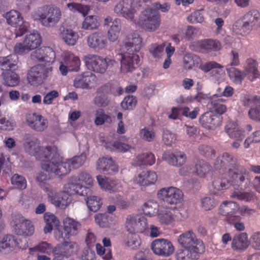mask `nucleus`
Listing matches in <instances>:
<instances>
[{
    "instance_id": "nucleus-22",
    "label": "nucleus",
    "mask_w": 260,
    "mask_h": 260,
    "mask_svg": "<svg viewBox=\"0 0 260 260\" xmlns=\"http://www.w3.org/2000/svg\"><path fill=\"white\" fill-rule=\"evenodd\" d=\"M114 11L119 15L132 21H135L136 9L132 5L131 0H121L115 6Z\"/></svg>"
},
{
    "instance_id": "nucleus-43",
    "label": "nucleus",
    "mask_w": 260,
    "mask_h": 260,
    "mask_svg": "<svg viewBox=\"0 0 260 260\" xmlns=\"http://www.w3.org/2000/svg\"><path fill=\"white\" fill-rule=\"evenodd\" d=\"M230 78L236 84H241L246 76L245 72L234 67L226 69Z\"/></svg>"
},
{
    "instance_id": "nucleus-1",
    "label": "nucleus",
    "mask_w": 260,
    "mask_h": 260,
    "mask_svg": "<svg viewBox=\"0 0 260 260\" xmlns=\"http://www.w3.org/2000/svg\"><path fill=\"white\" fill-rule=\"evenodd\" d=\"M63 231H61L58 228L54 230V237L61 244L57 245L53 248V260H73L70 257L77 245L75 242L70 241L69 238L71 236L77 234L81 224L71 217L66 218L63 220Z\"/></svg>"
},
{
    "instance_id": "nucleus-24",
    "label": "nucleus",
    "mask_w": 260,
    "mask_h": 260,
    "mask_svg": "<svg viewBox=\"0 0 260 260\" xmlns=\"http://www.w3.org/2000/svg\"><path fill=\"white\" fill-rule=\"evenodd\" d=\"M55 56V52L49 47H42L36 50L31 54L32 59L45 61L48 63L49 66L54 61Z\"/></svg>"
},
{
    "instance_id": "nucleus-7",
    "label": "nucleus",
    "mask_w": 260,
    "mask_h": 260,
    "mask_svg": "<svg viewBox=\"0 0 260 260\" xmlns=\"http://www.w3.org/2000/svg\"><path fill=\"white\" fill-rule=\"evenodd\" d=\"M83 60L88 69L102 74L106 73L109 67H113L116 64L114 59L92 54L85 55Z\"/></svg>"
},
{
    "instance_id": "nucleus-19",
    "label": "nucleus",
    "mask_w": 260,
    "mask_h": 260,
    "mask_svg": "<svg viewBox=\"0 0 260 260\" xmlns=\"http://www.w3.org/2000/svg\"><path fill=\"white\" fill-rule=\"evenodd\" d=\"M151 249L156 255L169 256L174 252L175 248L172 243L165 239L154 240L151 244Z\"/></svg>"
},
{
    "instance_id": "nucleus-41",
    "label": "nucleus",
    "mask_w": 260,
    "mask_h": 260,
    "mask_svg": "<svg viewBox=\"0 0 260 260\" xmlns=\"http://www.w3.org/2000/svg\"><path fill=\"white\" fill-rule=\"evenodd\" d=\"M225 100L220 98L218 99H212L208 103L209 109L216 113L221 115L226 111V107L223 104Z\"/></svg>"
},
{
    "instance_id": "nucleus-14",
    "label": "nucleus",
    "mask_w": 260,
    "mask_h": 260,
    "mask_svg": "<svg viewBox=\"0 0 260 260\" xmlns=\"http://www.w3.org/2000/svg\"><path fill=\"white\" fill-rule=\"evenodd\" d=\"M238 165L236 160L233 156L228 152H224L220 156L217 157L214 163V167L215 170H218L220 172L228 173L230 175L232 169L234 170L237 168Z\"/></svg>"
},
{
    "instance_id": "nucleus-36",
    "label": "nucleus",
    "mask_w": 260,
    "mask_h": 260,
    "mask_svg": "<svg viewBox=\"0 0 260 260\" xmlns=\"http://www.w3.org/2000/svg\"><path fill=\"white\" fill-rule=\"evenodd\" d=\"M51 203L56 207L65 209L70 204L69 196L63 192H57L54 195H49Z\"/></svg>"
},
{
    "instance_id": "nucleus-46",
    "label": "nucleus",
    "mask_w": 260,
    "mask_h": 260,
    "mask_svg": "<svg viewBox=\"0 0 260 260\" xmlns=\"http://www.w3.org/2000/svg\"><path fill=\"white\" fill-rule=\"evenodd\" d=\"M100 23L95 15L85 17L82 24V28L85 30H92L99 28Z\"/></svg>"
},
{
    "instance_id": "nucleus-49",
    "label": "nucleus",
    "mask_w": 260,
    "mask_h": 260,
    "mask_svg": "<svg viewBox=\"0 0 260 260\" xmlns=\"http://www.w3.org/2000/svg\"><path fill=\"white\" fill-rule=\"evenodd\" d=\"M79 36L78 34L71 29L63 30L62 33V39L68 45L73 46L76 43Z\"/></svg>"
},
{
    "instance_id": "nucleus-27",
    "label": "nucleus",
    "mask_w": 260,
    "mask_h": 260,
    "mask_svg": "<svg viewBox=\"0 0 260 260\" xmlns=\"http://www.w3.org/2000/svg\"><path fill=\"white\" fill-rule=\"evenodd\" d=\"M221 122L220 117L211 112L204 113L199 118V122L202 126L209 129H214L219 126Z\"/></svg>"
},
{
    "instance_id": "nucleus-44",
    "label": "nucleus",
    "mask_w": 260,
    "mask_h": 260,
    "mask_svg": "<svg viewBox=\"0 0 260 260\" xmlns=\"http://www.w3.org/2000/svg\"><path fill=\"white\" fill-rule=\"evenodd\" d=\"M137 164L141 165H153L155 162L154 155L151 152L143 153L139 154L136 158Z\"/></svg>"
},
{
    "instance_id": "nucleus-61",
    "label": "nucleus",
    "mask_w": 260,
    "mask_h": 260,
    "mask_svg": "<svg viewBox=\"0 0 260 260\" xmlns=\"http://www.w3.org/2000/svg\"><path fill=\"white\" fill-rule=\"evenodd\" d=\"M201 207L205 211L212 209L216 206V202L213 198L206 197L201 200Z\"/></svg>"
},
{
    "instance_id": "nucleus-35",
    "label": "nucleus",
    "mask_w": 260,
    "mask_h": 260,
    "mask_svg": "<svg viewBox=\"0 0 260 260\" xmlns=\"http://www.w3.org/2000/svg\"><path fill=\"white\" fill-rule=\"evenodd\" d=\"M249 246L247 234L242 233L234 237L232 242V248L234 250L243 251Z\"/></svg>"
},
{
    "instance_id": "nucleus-17",
    "label": "nucleus",
    "mask_w": 260,
    "mask_h": 260,
    "mask_svg": "<svg viewBox=\"0 0 260 260\" xmlns=\"http://www.w3.org/2000/svg\"><path fill=\"white\" fill-rule=\"evenodd\" d=\"M98 79L93 73L87 71L76 75L74 79L73 86L77 88L91 89L97 83Z\"/></svg>"
},
{
    "instance_id": "nucleus-10",
    "label": "nucleus",
    "mask_w": 260,
    "mask_h": 260,
    "mask_svg": "<svg viewBox=\"0 0 260 260\" xmlns=\"http://www.w3.org/2000/svg\"><path fill=\"white\" fill-rule=\"evenodd\" d=\"M143 38L134 31L128 34L123 40L121 49L129 54H138L143 47Z\"/></svg>"
},
{
    "instance_id": "nucleus-25",
    "label": "nucleus",
    "mask_w": 260,
    "mask_h": 260,
    "mask_svg": "<svg viewBox=\"0 0 260 260\" xmlns=\"http://www.w3.org/2000/svg\"><path fill=\"white\" fill-rule=\"evenodd\" d=\"M104 26H110L107 32L108 39L111 42H115L118 39L121 31V20L119 18L114 20L111 16H107L104 21Z\"/></svg>"
},
{
    "instance_id": "nucleus-6",
    "label": "nucleus",
    "mask_w": 260,
    "mask_h": 260,
    "mask_svg": "<svg viewBox=\"0 0 260 260\" xmlns=\"http://www.w3.org/2000/svg\"><path fill=\"white\" fill-rule=\"evenodd\" d=\"M259 17L258 10L255 9L250 10L234 23L233 32L243 37L248 35L256 25Z\"/></svg>"
},
{
    "instance_id": "nucleus-64",
    "label": "nucleus",
    "mask_w": 260,
    "mask_h": 260,
    "mask_svg": "<svg viewBox=\"0 0 260 260\" xmlns=\"http://www.w3.org/2000/svg\"><path fill=\"white\" fill-rule=\"evenodd\" d=\"M260 142V130L256 131L249 136L244 141V146L245 148L249 147L250 144Z\"/></svg>"
},
{
    "instance_id": "nucleus-16",
    "label": "nucleus",
    "mask_w": 260,
    "mask_h": 260,
    "mask_svg": "<svg viewBox=\"0 0 260 260\" xmlns=\"http://www.w3.org/2000/svg\"><path fill=\"white\" fill-rule=\"evenodd\" d=\"M6 18L7 23L14 27H18V30H16V37H21L27 29V26L23 21V18L21 14L16 10H11L7 12L6 15Z\"/></svg>"
},
{
    "instance_id": "nucleus-23",
    "label": "nucleus",
    "mask_w": 260,
    "mask_h": 260,
    "mask_svg": "<svg viewBox=\"0 0 260 260\" xmlns=\"http://www.w3.org/2000/svg\"><path fill=\"white\" fill-rule=\"evenodd\" d=\"M87 44L90 48L98 51L102 50L107 46V38L103 32L95 31L88 36Z\"/></svg>"
},
{
    "instance_id": "nucleus-21",
    "label": "nucleus",
    "mask_w": 260,
    "mask_h": 260,
    "mask_svg": "<svg viewBox=\"0 0 260 260\" xmlns=\"http://www.w3.org/2000/svg\"><path fill=\"white\" fill-rule=\"evenodd\" d=\"M248 174L247 170L242 166H237L234 171L231 172L232 185L235 189H243L247 187V181L245 179L246 176Z\"/></svg>"
},
{
    "instance_id": "nucleus-57",
    "label": "nucleus",
    "mask_w": 260,
    "mask_h": 260,
    "mask_svg": "<svg viewBox=\"0 0 260 260\" xmlns=\"http://www.w3.org/2000/svg\"><path fill=\"white\" fill-rule=\"evenodd\" d=\"M137 101L133 95H128L124 98L121 103V107L124 110H132L136 106Z\"/></svg>"
},
{
    "instance_id": "nucleus-9",
    "label": "nucleus",
    "mask_w": 260,
    "mask_h": 260,
    "mask_svg": "<svg viewBox=\"0 0 260 260\" xmlns=\"http://www.w3.org/2000/svg\"><path fill=\"white\" fill-rule=\"evenodd\" d=\"M42 39L37 31L27 34L22 43H17L14 48L15 53L23 54L38 48L41 45Z\"/></svg>"
},
{
    "instance_id": "nucleus-58",
    "label": "nucleus",
    "mask_w": 260,
    "mask_h": 260,
    "mask_svg": "<svg viewBox=\"0 0 260 260\" xmlns=\"http://www.w3.org/2000/svg\"><path fill=\"white\" fill-rule=\"evenodd\" d=\"M138 217V215H129L127 217L125 227L129 233H136L135 227L137 224Z\"/></svg>"
},
{
    "instance_id": "nucleus-54",
    "label": "nucleus",
    "mask_w": 260,
    "mask_h": 260,
    "mask_svg": "<svg viewBox=\"0 0 260 260\" xmlns=\"http://www.w3.org/2000/svg\"><path fill=\"white\" fill-rule=\"evenodd\" d=\"M159 221L161 224L169 225L175 220V216L171 210L162 211L158 214Z\"/></svg>"
},
{
    "instance_id": "nucleus-32",
    "label": "nucleus",
    "mask_w": 260,
    "mask_h": 260,
    "mask_svg": "<svg viewBox=\"0 0 260 260\" xmlns=\"http://www.w3.org/2000/svg\"><path fill=\"white\" fill-rule=\"evenodd\" d=\"M225 131L232 139L242 141L244 137V131L241 128L237 123L230 121L225 126Z\"/></svg>"
},
{
    "instance_id": "nucleus-30",
    "label": "nucleus",
    "mask_w": 260,
    "mask_h": 260,
    "mask_svg": "<svg viewBox=\"0 0 260 260\" xmlns=\"http://www.w3.org/2000/svg\"><path fill=\"white\" fill-rule=\"evenodd\" d=\"M157 179L156 173L152 171H143L136 176L134 181L141 186H147L154 184Z\"/></svg>"
},
{
    "instance_id": "nucleus-55",
    "label": "nucleus",
    "mask_w": 260,
    "mask_h": 260,
    "mask_svg": "<svg viewBox=\"0 0 260 260\" xmlns=\"http://www.w3.org/2000/svg\"><path fill=\"white\" fill-rule=\"evenodd\" d=\"M11 181V183L18 189H24L26 187V180L22 176L15 174L12 177Z\"/></svg>"
},
{
    "instance_id": "nucleus-38",
    "label": "nucleus",
    "mask_w": 260,
    "mask_h": 260,
    "mask_svg": "<svg viewBox=\"0 0 260 260\" xmlns=\"http://www.w3.org/2000/svg\"><path fill=\"white\" fill-rule=\"evenodd\" d=\"M226 173L222 172V174L218 177H215L212 182L214 189L220 191L228 189L231 185L230 181L226 178Z\"/></svg>"
},
{
    "instance_id": "nucleus-63",
    "label": "nucleus",
    "mask_w": 260,
    "mask_h": 260,
    "mask_svg": "<svg viewBox=\"0 0 260 260\" xmlns=\"http://www.w3.org/2000/svg\"><path fill=\"white\" fill-rule=\"evenodd\" d=\"M95 105L99 107H106L109 103L108 96L104 93H101L98 91L97 95L93 100Z\"/></svg>"
},
{
    "instance_id": "nucleus-2",
    "label": "nucleus",
    "mask_w": 260,
    "mask_h": 260,
    "mask_svg": "<svg viewBox=\"0 0 260 260\" xmlns=\"http://www.w3.org/2000/svg\"><path fill=\"white\" fill-rule=\"evenodd\" d=\"M87 158L85 153H82L80 155L73 157L71 159L63 161V158L58 153V157L54 161L48 164H43L42 169L50 173L61 177L70 173L71 167L74 169H78L82 166Z\"/></svg>"
},
{
    "instance_id": "nucleus-39",
    "label": "nucleus",
    "mask_w": 260,
    "mask_h": 260,
    "mask_svg": "<svg viewBox=\"0 0 260 260\" xmlns=\"http://www.w3.org/2000/svg\"><path fill=\"white\" fill-rule=\"evenodd\" d=\"M18 57L15 54H11L6 57H0V68L3 70L15 69L17 63Z\"/></svg>"
},
{
    "instance_id": "nucleus-3",
    "label": "nucleus",
    "mask_w": 260,
    "mask_h": 260,
    "mask_svg": "<svg viewBox=\"0 0 260 260\" xmlns=\"http://www.w3.org/2000/svg\"><path fill=\"white\" fill-rule=\"evenodd\" d=\"M23 147L26 152L35 156L37 159L42 160V168L43 164H48L58 157L56 147L54 146L41 147L40 146L38 139L30 135H27Z\"/></svg>"
},
{
    "instance_id": "nucleus-12",
    "label": "nucleus",
    "mask_w": 260,
    "mask_h": 260,
    "mask_svg": "<svg viewBox=\"0 0 260 260\" xmlns=\"http://www.w3.org/2000/svg\"><path fill=\"white\" fill-rule=\"evenodd\" d=\"M52 68L49 65L37 64L30 68L27 74V80L32 85H36L42 83L48 76Z\"/></svg>"
},
{
    "instance_id": "nucleus-62",
    "label": "nucleus",
    "mask_w": 260,
    "mask_h": 260,
    "mask_svg": "<svg viewBox=\"0 0 260 260\" xmlns=\"http://www.w3.org/2000/svg\"><path fill=\"white\" fill-rule=\"evenodd\" d=\"M52 247L50 244L47 242H42L36 246L29 249L30 251H39L48 254L51 252Z\"/></svg>"
},
{
    "instance_id": "nucleus-37",
    "label": "nucleus",
    "mask_w": 260,
    "mask_h": 260,
    "mask_svg": "<svg viewBox=\"0 0 260 260\" xmlns=\"http://www.w3.org/2000/svg\"><path fill=\"white\" fill-rule=\"evenodd\" d=\"M239 210V205L236 202L224 201L220 206L219 213L223 216L228 217L236 214Z\"/></svg>"
},
{
    "instance_id": "nucleus-11",
    "label": "nucleus",
    "mask_w": 260,
    "mask_h": 260,
    "mask_svg": "<svg viewBox=\"0 0 260 260\" xmlns=\"http://www.w3.org/2000/svg\"><path fill=\"white\" fill-rule=\"evenodd\" d=\"M221 48V43L216 39H212L194 41L189 45L190 50L202 53L218 51Z\"/></svg>"
},
{
    "instance_id": "nucleus-31",
    "label": "nucleus",
    "mask_w": 260,
    "mask_h": 260,
    "mask_svg": "<svg viewBox=\"0 0 260 260\" xmlns=\"http://www.w3.org/2000/svg\"><path fill=\"white\" fill-rule=\"evenodd\" d=\"M99 184L101 188L110 192L117 191L121 187V184L117 180H114L109 178H104L101 175L96 176Z\"/></svg>"
},
{
    "instance_id": "nucleus-15",
    "label": "nucleus",
    "mask_w": 260,
    "mask_h": 260,
    "mask_svg": "<svg viewBox=\"0 0 260 260\" xmlns=\"http://www.w3.org/2000/svg\"><path fill=\"white\" fill-rule=\"evenodd\" d=\"M81 61L79 57L71 52L64 53L63 61L60 62L59 70L63 76L69 71L78 72L80 70Z\"/></svg>"
},
{
    "instance_id": "nucleus-51",
    "label": "nucleus",
    "mask_w": 260,
    "mask_h": 260,
    "mask_svg": "<svg viewBox=\"0 0 260 260\" xmlns=\"http://www.w3.org/2000/svg\"><path fill=\"white\" fill-rule=\"evenodd\" d=\"M68 8L72 12H79L82 14L84 17H85L90 10V7L88 5H84L80 3H71L67 5Z\"/></svg>"
},
{
    "instance_id": "nucleus-60",
    "label": "nucleus",
    "mask_w": 260,
    "mask_h": 260,
    "mask_svg": "<svg viewBox=\"0 0 260 260\" xmlns=\"http://www.w3.org/2000/svg\"><path fill=\"white\" fill-rule=\"evenodd\" d=\"M140 239L136 233H129L127 237L126 242L127 246L132 249L138 248L140 245Z\"/></svg>"
},
{
    "instance_id": "nucleus-40",
    "label": "nucleus",
    "mask_w": 260,
    "mask_h": 260,
    "mask_svg": "<svg viewBox=\"0 0 260 260\" xmlns=\"http://www.w3.org/2000/svg\"><path fill=\"white\" fill-rule=\"evenodd\" d=\"M44 218L46 223L44 231L46 234L51 233L53 228H57L59 225V220L54 214L45 213Z\"/></svg>"
},
{
    "instance_id": "nucleus-18",
    "label": "nucleus",
    "mask_w": 260,
    "mask_h": 260,
    "mask_svg": "<svg viewBox=\"0 0 260 260\" xmlns=\"http://www.w3.org/2000/svg\"><path fill=\"white\" fill-rule=\"evenodd\" d=\"M25 120L28 126L37 132H44L48 126V119L37 113L26 114Z\"/></svg>"
},
{
    "instance_id": "nucleus-28",
    "label": "nucleus",
    "mask_w": 260,
    "mask_h": 260,
    "mask_svg": "<svg viewBox=\"0 0 260 260\" xmlns=\"http://www.w3.org/2000/svg\"><path fill=\"white\" fill-rule=\"evenodd\" d=\"M162 158L170 165L180 167L185 164L187 157L184 152L179 151L175 153L165 152Z\"/></svg>"
},
{
    "instance_id": "nucleus-4",
    "label": "nucleus",
    "mask_w": 260,
    "mask_h": 260,
    "mask_svg": "<svg viewBox=\"0 0 260 260\" xmlns=\"http://www.w3.org/2000/svg\"><path fill=\"white\" fill-rule=\"evenodd\" d=\"M153 6L154 9L149 8L141 12L138 22L142 28L150 31L155 30L160 25V18L158 10L167 12L170 8V6L167 3L161 5L156 3Z\"/></svg>"
},
{
    "instance_id": "nucleus-13",
    "label": "nucleus",
    "mask_w": 260,
    "mask_h": 260,
    "mask_svg": "<svg viewBox=\"0 0 260 260\" xmlns=\"http://www.w3.org/2000/svg\"><path fill=\"white\" fill-rule=\"evenodd\" d=\"M182 191L175 187H169L160 189L157 193V197L169 205H177L183 199Z\"/></svg>"
},
{
    "instance_id": "nucleus-5",
    "label": "nucleus",
    "mask_w": 260,
    "mask_h": 260,
    "mask_svg": "<svg viewBox=\"0 0 260 260\" xmlns=\"http://www.w3.org/2000/svg\"><path fill=\"white\" fill-rule=\"evenodd\" d=\"M61 11L59 8L52 5H46L38 8L31 14L32 18L39 22L43 26H54L61 17Z\"/></svg>"
},
{
    "instance_id": "nucleus-8",
    "label": "nucleus",
    "mask_w": 260,
    "mask_h": 260,
    "mask_svg": "<svg viewBox=\"0 0 260 260\" xmlns=\"http://www.w3.org/2000/svg\"><path fill=\"white\" fill-rule=\"evenodd\" d=\"M178 242L184 248L205 252V246L203 241L197 238L192 230L183 232L178 237Z\"/></svg>"
},
{
    "instance_id": "nucleus-45",
    "label": "nucleus",
    "mask_w": 260,
    "mask_h": 260,
    "mask_svg": "<svg viewBox=\"0 0 260 260\" xmlns=\"http://www.w3.org/2000/svg\"><path fill=\"white\" fill-rule=\"evenodd\" d=\"M105 147L107 149H109L110 151L119 152H125L130 148L129 145L118 141L107 142L105 144Z\"/></svg>"
},
{
    "instance_id": "nucleus-47",
    "label": "nucleus",
    "mask_w": 260,
    "mask_h": 260,
    "mask_svg": "<svg viewBox=\"0 0 260 260\" xmlns=\"http://www.w3.org/2000/svg\"><path fill=\"white\" fill-rule=\"evenodd\" d=\"M85 201L89 209L94 212L98 211L103 204L102 199L99 196H90Z\"/></svg>"
},
{
    "instance_id": "nucleus-48",
    "label": "nucleus",
    "mask_w": 260,
    "mask_h": 260,
    "mask_svg": "<svg viewBox=\"0 0 260 260\" xmlns=\"http://www.w3.org/2000/svg\"><path fill=\"white\" fill-rule=\"evenodd\" d=\"M3 77L4 83L7 86L13 87L19 84V78L18 75L11 70L3 73Z\"/></svg>"
},
{
    "instance_id": "nucleus-53",
    "label": "nucleus",
    "mask_w": 260,
    "mask_h": 260,
    "mask_svg": "<svg viewBox=\"0 0 260 260\" xmlns=\"http://www.w3.org/2000/svg\"><path fill=\"white\" fill-rule=\"evenodd\" d=\"M72 180L84 183L85 185L88 186L87 187L89 188L93 184V180L90 174L85 171L80 172L78 176H72Z\"/></svg>"
},
{
    "instance_id": "nucleus-59",
    "label": "nucleus",
    "mask_w": 260,
    "mask_h": 260,
    "mask_svg": "<svg viewBox=\"0 0 260 260\" xmlns=\"http://www.w3.org/2000/svg\"><path fill=\"white\" fill-rule=\"evenodd\" d=\"M96 251L98 255L105 260H110L112 257L111 250L110 248H106L101 244H96Z\"/></svg>"
},
{
    "instance_id": "nucleus-42",
    "label": "nucleus",
    "mask_w": 260,
    "mask_h": 260,
    "mask_svg": "<svg viewBox=\"0 0 260 260\" xmlns=\"http://www.w3.org/2000/svg\"><path fill=\"white\" fill-rule=\"evenodd\" d=\"M211 166L203 159L198 160L195 164L193 172L200 178H204L211 170Z\"/></svg>"
},
{
    "instance_id": "nucleus-20",
    "label": "nucleus",
    "mask_w": 260,
    "mask_h": 260,
    "mask_svg": "<svg viewBox=\"0 0 260 260\" xmlns=\"http://www.w3.org/2000/svg\"><path fill=\"white\" fill-rule=\"evenodd\" d=\"M120 57V70L121 72L127 73L133 72L140 62V57L138 54H129L126 52L119 53Z\"/></svg>"
},
{
    "instance_id": "nucleus-33",
    "label": "nucleus",
    "mask_w": 260,
    "mask_h": 260,
    "mask_svg": "<svg viewBox=\"0 0 260 260\" xmlns=\"http://www.w3.org/2000/svg\"><path fill=\"white\" fill-rule=\"evenodd\" d=\"M204 252L197 251L187 248H181L177 250L175 253L176 260H193L198 259L200 254Z\"/></svg>"
},
{
    "instance_id": "nucleus-52",
    "label": "nucleus",
    "mask_w": 260,
    "mask_h": 260,
    "mask_svg": "<svg viewBox=\"0 0 260 260\" xmlns=\"http://www.w3.org/2000/svg\"><path fill=\"white\" fill-rule=\"evenodd\" d=\"M200 61V58L196 55L191 53L186 54L183 57V66L186 70L192 68L196 64Z\"/></svg>"
},
{
    "instance_id": "nucleus-56",
    "label": "nucleus",
    "mask_w": 260,
    "mask_h": 260,
    "mask_svg": "<svg viewBox=\"0 0 260 260\" xmlns=\"http://www.w3.org/2000/svg\"><path fill=\"white\" fill-rule=\"evenodd\" d=\"M96 115L94 123L96 125H102L105 122L110 123L111 121L110 116L106 114L102 109H99L96 111Z\"/></svg>"
},
{
    "instance_id": "nucleus-29",
    "label": "nucleus",
    "mask_w": 260,
    "mask_h": 260,
    "mask_svg": "<svg viewBox=\"0 0 260 260\" xmlns=\"http://www.w3.org/2000/svg\"><path fill=\"white\" fill-rule=\"evenodd\" d=\"M97 168L104 173L114 174L118 172V168L111 157H102L98 159Z\"/></svg>"
},
{
    "instance_id": "nucleus-26",
    "label": "nucleus",
    "mask_w": 260,
    "mask_h": 260,
    "mask_svg": "<svg viewBox=\"0 0 260 260\" xmlns=\"http://www.w3.org/2000/svg\"><path fill=\"white\" fill-rule=\"evenodd\" d=\"M13 228L16 234L24 237L31 236L35 232V226L29 220H20L13 225Z\"/></svg>"
},
{
    "instance_id": "nucleus-34",
    "label": "nucleus",
    "mask_w": 260,
    "mask_h": 260,
    "mask_svg": "<svg viewBox=\"0 0 260 260\" xmlns=\"http://www.w3.org/2000/svg\"><path fill=\"white\" fill-rule=\"evenodd\" d=\"M16 246L19 247L15 237L11 235H7L0 242V252L4 254L8 253ZM20 248L21 247L20 246Z\"/></svg>"
},
{
    "instance_id": "nucleus-50",
    "label": "nucleus",
    "mask_w": 260,
    "mask_h": 260,
    "mask_svg": "<svg viewBox=\"0 0 260 260\" xmlns=\"http://www.w3.org/2000/svg\"><path fill=\"white\" fill-rule=\"evenodd\" d=\"M158 204L156 202L149 201L144 204L142 209L145 215L151 217L158 213Z\"/></svg>"
}]
</instances>
